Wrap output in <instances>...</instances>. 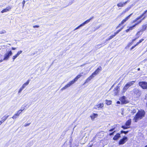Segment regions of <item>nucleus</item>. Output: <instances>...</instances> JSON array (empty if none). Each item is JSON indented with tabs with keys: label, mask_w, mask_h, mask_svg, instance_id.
<instances>
[{
	"label": "nucleus",
	"mask_w": 147,
	"mask_h": 147,
	"mask_svg": "<svg viewBox=\"0 0 147 147\" xmlns=\"http://www.w3.org/2000/svg\"><path fill=\"white\" fill-rule=\"evenodd\" d=\"M145 114V112L144 110L140 109L138 110L133 120L135 122H137L138 120L142 119L144 117Z\"/></svg>",
	"instance_id": "nucleus-1"
},
{
	"label": "nucleus",
	"mask_w": 147,
	"mask_h": 147,
	"mask_svg": "<svg viewBox=\"0 0 147 147\" xmlns=\"http://www.w3.org/2000/svg\"><path fill=\"white\" fill-rule=\"evenodd\" d=\"M12 55V53L11 51H9L6 52L4 55L3 60L5 61H7L9 59L10 56Z\"/></svg>",
	"instance_id": "nucleus-2"
},
{
	"label": "nucleus",
	"mask_w": 147,
	"mask_h": 147,
	"mask_svg": "<svg viewBox=\"0 0 147 147\" xmlns=\"http://www.w3.org/2000/svg\"><path fill=\"white\" fill-rule=\"evenodd\" d=\"M138 84L142 89L147 90V82L145 81L140 82Z\"/></svg>",
	"instance_id": "nucleus-3"
},
{
	"label": "nucleus",
	"mask_w": 147,
	"mask_h": 147,
	"mask_svg": "<svg viewBox=\"0 0 147 147\" xmlns=\"http://www.w3.org/2000/svg\"><path fill=\"white\" fill-rule=\"evenodd\" d=\"M93 18H94V17L93 16V17L90 18L89 19H88V20H86V21H85L83 23H82V24H81L80 26H79L77 27V28H75L74 29V31L76 30L79 28L80 27L83 26L85 24L89 23L90 22V20H91L93 19Z\"/></svg>",
	"instance_id": "nucleus-4"
},
{
	"label": "nucleus",
	"mask_w": 147,
	"mask_h": 147,
	"mask_svg": "<svg viewBox=\"0 0 147 147\" xmlns=\"http://www.w3.org/2000/svg\"><path fill=\"white\" fill-rule=\"evenodd\" d=\"M133 92L134 94H135L138 96H140L141 94V91L137 88L134 89Z\"/></svg>",
	"instance_id": "nucleus-5"
},
{
	"label": "nucleus",
	"mask_w": 147,
	"mask_h": 147,
	"mask_svg": "<svg viewBox=\"0 0 147 147\" xmlns=\"http://www.w3.org/2000/svg\"><path fill=\"white\" fill-rule=\"evenodd\" d=\"M74 83V82L72 80L70 81L68 84H67L65 86L63 87L61 89V90H63L66 89L67 88L71 86Z\"/></svg>",
	"instance_id": "nucleus-6"
},
{
	"label": "nucleus",
	"mask_w": 147,
	"mask_h": 147,
	"mask_svg": "<svg viewBox=\"0 0 147 147\" xmlns=\"http://www.w3.org/2000/svg\"><path fill=\"white\" fill-rule=\"evenodd\" d=\"M102 70V67L100 66L92 74L94 77L98 74Z\"/></svg>",
	"instance_id": "nucleus-7"
},
{
	"label": "nucleus",
	"mask_w": 147,
	"mask_h": 147,
	"mask_svg": "<svg viewBox=\"0 0 147 147\" xmlns=\"http://www.w3.org/2000/svg\"><path fill=\"white\" fill-rule=\"evenodd\" d=\"M119 100L121 102L122 104H126L128 102V101L126 100V98L124 96L121 97Z\"/></svg>",
	"instance_id": "nucleus-8"
},
{
	"label": "nucleus",
	"mask_w": 147,
	"mask_h": 147,
	"mask_svg": "<svg viewBox=\"0 0 147 147\" xmlns=\"http://www.w3.org/2000/svg\"><path fill=\"white\" fill-rule=\"evenodd\" d=\"M127 140V137L125 136L123 138L121 139L119 142V144H124Z\"/></svg>",
	"instance_id": "nucleus-9"
},
{
	"label": "nucleus",
	"mask_w": 147,
	"mask_h": 147,
	"mask_svg": "<svg viewBox=\"0 0 147 147\" xmlns=\"http://www.w3.org/2000/svg\"><path fill=\"white\" fill-rule=\"evenodd\" d=\"M23 110H23L21 109L19 110L18 111L17 113H16L12 117V118L13 119H16L17 117H18L19 116L20 114L21 113Z\"/></svg>",
	"instance_id": "nucleus-10"
},
{
	"label": "nucleus",
	"mask_w": 147,
	"mask_h": 147,
	"mask_svg": "<svg viewBox=\"0 0 147 147\" xmlns=\"http://www.w3.org/2000/svg\"><path fill=\"white\" fill-rule=\"evenodd\" d=\"M129 1L128 0H127L126 1H125V2L124 3H122V2H120V3H118L117 4V5L118 7H123L124 5H125L127 3V2H128Z\"/></svg>",
	"instance_id": "nucleus-11"
},
{
	"label": "nucleus",
	"mask_w": 147,
	"mask_h": 147,
	"mask_svg": "<svg viewBox=\"0 0 147 147\" xmlns=\"http://www.w3.org/2000/svg\"><path fill=\"white\" fill-rule=\"evenodd\" d=\"M133 14L132 13H131L128 16L126 17L125 19H123L121 22V24H123L127 20L131 17V16Z\"/></svg>",
	"instance_id": "nucleus-12"
},
{
	"label": "nucleus",
	"mask_w": 147,
	"mask_h": 147,
	"mask_svg": "<svg viewBox=\"0 0 147 147\" xmlns=\"http://www.w3.org/2000/svg\"><path fill=\"white\" fill-rule=\"evenodd\" d=\"M11 7L9 6L7 7L6 8L3 9L1 11V13H3L4 12H6L9 11L11 9Z\"/></svg>",
	"instance_id": "nucleus-13"
},
{
	"label": "nucleus",
	"mask_w": 147,
	"mask_h": 147,
	"mask_svg": "<svg viewBox=\"0 0 147 147\" xmlns=\"http://www.w3.org/2000/svg\"><path fill=\"white\" fill-rule=\"evenodd\" d=\"M94 77L92 74L86 80V82L83 84V85H84L86 83L89 82Z\"/></svg>",
	"instance_id": "nucleus-14"
},
{
	"label": "nucleus",
	"mask_w": 147,
	"mask_h": 147,
	"mask_svg": "<svg viewBox=\"0 0 147 147\" xmlns=\"http://www.w3.org/2000/svg\"><path fill=\"white\" fill-rule=\"evenodd\" d=\"M119 88L118 86L115 87L113 91L114 95H116L117 94L118 92V89H119Z\"/></svg>",
	"instance_id": "nucleus-15"
},
{
	"label": "nucleus",
	"mask_w": 147,
	"mask_h": 147,
	"mask_svg": "<svg viewBox=\"0 0 147 147\" xmlns=\"http://www.w3.org/2000/svg\"><path fill=\"white\" fill-rule=\"evenodd\" d=\"M120 134L119 133H117L113 137V139L114 140H117L120 137Z\"/></svg>",
	"instance_id": "nucleus-16"
},
{
	"label": "nucleus",
	"mask_w": 147,
	"mask_h": 147,
	"mask_svg": "<svg viewBox=\"0 0 147 147\" xmlns=\"http://www.w3.org/2000/svg\"><path fill=\"white\" fill-rule=\"evenodd\" d=\"M82 73L80 74V75H78L73 80V81L74 82V83L76 81H77V80L78 78H79L80 77L82 76Z\"/></svg>",
	"instance_id": "nucleus-17"
},
{
	"label": "nucleus",
	"mask_w": 147,
	"mask_h": 147,
	"mask_svg": "<svg viewBox=\"0 0 147 147\" xmlns=\"http://www.w3.org/2000/svg\"><path fill=\"white\" fill-rule=\"evenodd\" d=\"M135 82V81H131V82H128L126 84L129 87L133 85Z\"/></svg>",
	"instance_id": "nucleus-18"
},
{
	"label": "nucleus",
	"mask_w": 147,
	"mask_h": 147,
	"mask_svg": "<svg viewBox=\"0 0 147 147\" xmlns=\"http://www.w3.org/2000/svg\"><path fill=\"white\" fill-rule=\"evenodd\" d=\"M30 81V80H28L22 86V88L24 89L25 87L29 84Z\"/></svg>",
	"instance_id": "nucleus-19"
},
{
	"label": "nucleus",
	"mask_w": 147,
	"mask_h": 147,
	"mask_svg": "<svg viewBox=\"0 0 147 147\" xmlns=\"http://www.w3.org/2000/svg\"><path fill=\"white\" fill-rule=\"evenodd\" d=\"M9 116V115H5L1 118L2 120L1 121H2L3 123L6 120Z\"/></svg>",
	"instance_id": "nucleus-20"
},
{
	"label": "nucleus",
	"mask_w": 147,
	"mask_h": 147,
	"mask_svg": "<svg viewBox=\"0 0 147 147\" xmlns=\"http://www.w3.org/2000/svg\"><path fill=\"white\" fill-rule=\"evenodd\" d=\"M114 35H112L110 36L109 38L107 39L106 40V41H109L110 40L112 39L116 35V34H115V33H114Z\"/></svg>",
	"instance_id": "nucleus-21"
},
{
	"label": "nucleus",
	"mask_w": 147,
	"mask_h": 147,
	"mask_svg": "<svg viewBox=\"0 0 147 147\" xmlns=\"http://www.w3.org/2000/svg\"><path fill=\"white\" fill-rule=\"evenodd\" d=\"M147 27L146 25H144L142 26V28L140 30V31L143 32L145 30Z\"/></svg>",
	"instance_id": "nucleus-22"
},
{
	"label": "nucleus",
	"mask_w": 147,
	"mask_h": 147,
	"mask_svg": "<svg viewBox=\"0 0 147 147\" xmlns=\"http://www.w3.org/2000/svg\"><path fill=\"white\" fill-rule=\"evenodd\" d=\"M129 87L126 84L123 89V92L124 93Z\"/></svg>",
	"instance_id": "nucleus-23"
},
{
	"label": "nucleus",
	"mask_w": 147,
	"mask_h": 147,
	"mask_svg": "<svg viewBox=\"0 0 147 147\" xmlns=\"http://www.w3.org/2000/svg\"><path fill=\"white\" fill-rule=\"evenodd\" d=\"M131 123V119H129L128 120L126 123L125 125L129 127Z\"/></svg>",
	"instance_id": "nucleus-24"
},
{
	"label": "nucleus",
	"mask_w": 147,
	"mask_h": 147,
	"mask_svg": "<svg viewBox=\"0 0 147 147\" xmlns=\"http://www.w3.org/2000/svg\"><path fill=\"white\" fill-rule=\"evenodd\" d=\"M97 108H102L104 106V104L102 103H100L96 106Z\"/></svg>",
	"instance_id": "nucleus-25"
},
{
	"label": "nucleus",
	"mask_w": 147,
	"mask_h": 147,
	"mask_svg": "<svg viewBox=\"0 0 147 147\" xmlns=\"http://www.w3.org/2000/svg\"><path fill=\"white\" fill-rule=\"evenodd\" d=\"M146 17V16H144V17H143V18H142V19L140 20L139 21H138L137 22V23H136L135 24V26H136V25H138V24H139L140 23H141V22L142 21V20H144Z\"/></svg>",
	"instance_id": "nucleus-26"
},
{
	"label": "nucleus",
	"mask_w": 147,
	"mask_h": 147,
	"mask_svg": "<svg viewBox=\"0 0 147 147\" xmlns=\"http://www.w3.org/2000/svg\"><path fill=\"white\" fill-rule=\"evenodd\" d=\"M131 8V7H128L126 8L123 11V13H125L126 12L128 11V10H129Z\"/></svg>",
	"instance_id": "nucleus-27"
},
{
	"label": "nucleus",
	"mask_w": 147,
	"mask_h": 147,
	"mask_svg": "<svg viewBox=\"0 0 147 147\" xmlns=\"http://www.w3.org/2000/svg\"><path fill=\"white\" fill-rule=\"evenodd\" d=\"M147 10H146V11H145L141 15L140 17V18H142V17L143 16H145V15L146 14V13H147Z\"/></svg>",
	"instance_id": "nucleus-28"
},
{
	"label": "nucleus",
	"mask_w": 147,
	"mask_h": 147,
	"mask_svg": "<svg viewBox=\"0 0 147 147\" xmlns=\"http://www.w3.org/2000/svg\"><path fill=\"white\" fill-rule=\"evenodd\" d=\"M141 18H140V16L138 17L133 21V23H135L137 21H138L139 19H140Z\"/></svg>",
	"instance_id": "nucleus-29"
},
{
	"label": "nucleus",
	"mask_w": 147,
	"mask_h": 147,
	"mask_svg": "<svg viewBox=\"0 0 147 147\" xmlns=\"http://www.w3.org/2000/svg\"><path fill=\"white\" fill-rule=\"evenodd\" d=\"M106 104L107 105H109L111 104V101L110 100H106Z\"/></svg>",
	"instance_id": "nucleus-30"
},
{
	"label": "nucleus",
	"mask_w": 147,
	"mask_h": 147,
	"mask_svg": "<svg viewBox=\"0 0 147 147\" xmlns=\"http://www.w3.org/2000/svg\"><path fill=\"white\" fill-rule=\"evenodd\" d=\"M123 27L122 28H120V29L119 30H117V31L115 32V34H118L120 31H121V30L123 29Z\"/></svg>",
	"instance_id": "nucleus-31"
},
{
	"label": "nucleus",
	"mask_w": 147,
	"mask_h": 147,
	"mask_svg": "<svg viewBox=\"0 0 147 147\" xmlns=\"http://www.w3.org/2000/svg\"><path fill=\"white\" fill-rule=\"evenodd\" d=\"M121 127L123 129H126L127 128H129V127H128L126 125H122V126H121Z\"/></svg>",
	"instance_id": "nucleus-32"
},
{
	"label": "nucleus",
	"mask_w": 147,
	"mask_h": 147,
	"mask_svg": "<svg viewBox=\"0 0 147 147\" xmlns=\"http://www.w3.org/2000/svg\"><path fill=\"white\" fill-rule=\"evenodd\" d=\"M135 26H136L135 25H134L132 26L129 27V29L130 30H132L133 29V28L134 27H135Z\"/></svg>",
	"instance_id": "nucleus-33"
},
{
	"label": "nucleus",
	"mask_w": 147,
	"mask_h": 147,
	"mask_svg": "<svg viewBox=\"0 0 147 147\" xmlns=\"http://www.w3.org/2000/svg\"><path fill=\"white\" fill-rule=\"evenodd\" d=\"M18 56H17L16 55H15L13 56L12 57V59H13V61L14 60L18 57Z\"/></svg>",
	"instance_id": "nucleus-34"
},
{
	"label": "nucleus",
	"mask_w": 147,
	"mask_h": 147,
	"mask_svg": "<svg viewBox=\"0 0 147 147\" xmlns=\"http://www.w3.org/2000/svg\"><path fill=\"white\" fill-rule=\"evenodd\" d=\"M128 132H129L128 131H121V134L124 133L125 134H127Z\"/></svg>",
	"instance_id": "nucleus-35"
},
{
	"label": "nucleus",
	"mask_w": 147,
	"mask_h": 147,
	"mask_svg": "<svg viewBox=\"0 0 147 147\" xmlns=\"http://www.w3.org/2000/svg\"><path fill=\"white\" fill-rule=\"evenodd\" d=\"M6 33V31L4 30H3L2 31H0V34H5Z\"/></svg>",
	"instance_id": "nucleus-36"
},
{
	"label": "nucleus",
	"mask_w": 147,
	"mask_h": 147,
	"mask_svg": "<svg viewBox=\"0 0 147 147\" xmlns=\"http://www.w3.org/2000/svg\"><path fill=\"white\" fill-rule=\"evenodd\" d=\"M22 51H20L18 52L16 54L17 56H18L20 55V54H21L22 53Z\"/></svg>",
	"instance_id": "nucleus-37"
},
{
	"label": "nucleus",
	"mask_w": 147,
	"mask_h": 147,
	"mask_svg": "<svg viewBox=\"0 0 147 147\" xmlns=\"http://www.w3.org/2000/svg\"><path fill=\"white\" fill-rule=\"evenodd\" d=\"M25 3V0H23V1L22 2V8L23 9L24 8V7Z\"/></svg>",
	"instance_id": "nucleus-38"
},
{
	"label": "nucleus",
	"mask_w": 147,
	"mask_h": 147,
	"mask_svg": "<svg viewBox=\"0 0 147 147\" xmlns=\"http://www.w3.org/2000/svg\"><path fill=\"white\" fill-rule=\"evenodd\" d=\"M23 89H24V88H22V87L20 89V90L18 91V93H20L21 92Z\"/></svg>",
	"instance_id": "nucleus-39"
},
{
	"label": "nucleus",
	"mask_w": 147,
	"mask_h": 147,
	"mask_svg": "<svg viewBox=\"0 0 147 147\" xmlns=\"http://www.w3.org/2000/svg\"><path fill=\"white\" fill-rule=\"evenodd\" d=\"M33 27L34 28H38L39 27V26L37 25H35L34 26H33Z\"/></svg>",
	"instance_id": "nucleus-40"
},
{
	"label": "nucleus",
	"mask_w": 147,
	"mask_h": 147,
	"mask_svg": "<svg viewBox=\"0 0 147 147\" xmlns=\"http://www.w3.org/2000/svg\"><path fill=\"white\" fill-rule=\"evenodd\" d=\"M74 0H72L71 1V2H70L69 3V5H71V4L73 2H74Z\"/></svg>",
	"instance_id": "nucleus-41"
},
{
	"label": "nucleus",
	"mask_w": 147,
	"mask_h": 147,
	"mask_svg": "<svg viewBox=\"0 0 147 147\" xmlns=\"http://www.w3.org/2000/svg\"><path fill=\"white\" fill-rule=\"evenodd\" d=\"M115 129V127L112 128V129H110L109 131H112L114 130Z\"/></svg>",
	"instance_id": "nucleus-42"
},
{
	"label": "nucleus",
	"mask_w": 147,
	"mask_h": 147,
	"mask_svg": "<svg viewBox=\"0 0 147 147\" xmlns=\"http://www.w3.org/2000/svg\"><path fill=\"white\" fill-rule=\"evenodd\" d=\"M122 24H121V23L119 24V25L116 27V28H118L121 26V25H122Z\"/></svg>",
	"instance_id": "nucleus-43"
},
{
	"label": "nucleus",
	"mask_w": 147,
	"mask_h": 147,
	"mask_svg": "<svg viewBox=\"0 0 147 147\" xmlns=\"http://www.w3.org/2000/svg\"><path fill=\"white\" fill-rule=\"evenodd\" d=\"M102 45V44H101L98 45H97L96 46V48H98L99 47V46H100V45Z\"/></svg>",
	"instance_id": "nucleus-44"
},
{
	"label": "nucleus",
	"mask_w": 147,
	"mask_h": 147,
	"mask_svg": "<svg viewBox=\"0 0 147 147\" xmlns=\"http://www.w3.org/2000/svg\"><path fill=\"white\" fill-rule=\"evenodd\" d=\"M144 40L143 39H141L138 42H140V43H141L143 40Z\"/></svg>",
	"instance_id": "nucleus-45"
},
{
	"label": "nucleus",
	"mask_w": 147,
	"mask_h": 147,
	"mask_svg": "<svg viewBox=\"0 0 147 147\" xmlns=\"http://www.w3.org/2000/svg\"><path fill=\"white\" fill-rule=\"evenodd\" d=\"M136 47V46L135 45L134 46H133L131 48V50H132V49H134L135 47Z\"/></svg>",
	"instance_id": "nucleus-46"
},
{
	"label": "nucleus",
	"mask_w": 147,
	"mask_h": 147,
	"mask_svg": "<svg viewBox=\"0 0 147 147\" xmlns=\"http://www.w3.org/2000/svg\"><path fill=\"white\" fill-rule=\"evenodd\" d=\"M114 132H115V131H114V132H112V133H110V136H111V135H113V134H114Z\"/></svg>",
	"instance_id": "nucleus-47"
},
{
	"label": "nucleus",
	"mask_w": 147,
	"mask_h": 147,
	"mask_svg": "<svg viewBox=\"0 0 147 147\" xmlns=\"http://www.w3.org/2000/svg\"><path fill=\"white\" fill-rule=\"evenodd\" d=\"M146 61H147V57L145 58L143 61L145 62Z\"/></svg>",
	"instance_id": "nucleus-48"
},
{
	"label": "nucleus",
	"mask_w": 147,
	"mask_h": 147,
	"mask_svg": "<svg viewBox=\"0 0 147 147\" xmlns=\"http://www.w3.org/2000/svg\"><path fill=\"white\" fill-rule=\"evenodd\" d=\"M129 30L128 28L126 30V32H128Z\"/></svg>",
	"instance_id": "nucleus-49"
},
{
	"label": "nucleus",
	"mask_w": 147,
	"mask_h": 147,
	"mask_svg": "<svg viewBox=\"0 0 147 147\" xmlns=\"http://www.w3.org/2000/svg\"><path fill=\"white\" fill-rule=\"evenodd\" d=\"M140 43V42H138L137 43V44L136 45H135L136 46L138 45Z\"/></svg>",
	"instance_id": "nucleus-50"
},
{
	"label": "nucleus",
	"mask_w": 147,
	"mask_h": 147,
	"mask_svg": "<svg viewBox=\"0 0 147 147\" xmlns=\"http://www.w3.org/2000/svg\"><path fill=\"white\" fill-rule=\"evenodd\" d=\"M16 49V48H14V47H12V50H15V49Z\"/></svg>",
	"instance_id": "nucleus-51"
},
{
	"label": "nucleus",
	"mask_w": 147,
	"mask_h": 147,
	"mask_svg": "<svg viewBox=\"0 0 147 147\" xmlns=\"http://www.w3.org/2000/svg\"><path fill=\"white\" fill-rule=\"evenodd\" d=\"M3 61H4V60H3V59L0 60V63L1 62H3Z\"/></svg>",
	"instance_id": "nucleus-52"
},
{
	"label": "nucleus",
	"mask_w": 147,
	"mask_h": 147,
	"mask_svg": "<svg viewBox=\"0 0 147 147\" xmlns=\"http://www.w3.org/2000/svg\"><path fill=\"white\" fill-rule=\"evenodd\" d=\"M107 41H106V40H105L104 41V43H102V44H105V43H107Z\"/></svg>",
	"instance_id": "nucleus-53"
},
{
	"label": "nucleus",
	"mask_w": 147,
	"mask_h": 147,
	"mask_svg": "<svg viewBox=\"0 0 147 147\" xmlns=\"http://www.w3.org/2000/svg\"><path fill=\"white\" fill-rule=\"evenodd\" d=\"M117 103L118 104H120V102L119 101H117Z\"/></svg>",
	"instance_id": "nucleus-54"
},
{
	"label": "nucleus",
	"mask_w": 147,
	"mask_h": 147,
	"mask_svg": "<svg viewBox=\"0 0 147 147\" xmlns=\"http://www.w3.org/2000/svg\"><path fill=\"white\" fill-rule=\"evenodd\" d=\"M30 123L27 124L26 125H25V126H28L30 125Z\"/></svg>",
	"instance_id": "nucleus-55"
},
{
	"label": "nucleus",
	"mask_w": 147,
	"mask_h": 147,
	"mask_svg": "<svg viewBox=\"0 0 147 147\" xmlns=\"http://www.w3.org/2000/svg\"><path fill=\"white\" fill-rule=\"evenodd\" d=\"M3 123L2 121H0V125H1Z\"/></svg>",
	"instance_id": "nucleus-56"
},
{
	"label": "nucleus",
	"mask_w": 147,
	"mask_h": 147,
	"mask_svg": "<svg viewBox=\"0 0 147 147\" xmlns=\"http://www.w3.org/2000/svg\"><path fill=\"white\" fill-rule=\"evenodd\" d=\"M93 115H94V116H97V114H93Z\"/></svg>",
	"instance_id": "nucleus-57"
},
{
	"label": "nucleus",
	"mask_w": 147,
	"mask_h": 147,
	"mask_svg": "<svg viewBox=\"0 0 147 147\" xmlns=\"http://www.w3.org/2000/svg\"><path fill=\"white\" fill-rule=\"evenodd\" d=\"M136 38H135V39H133L132 40V41L134 42V41H135L136 40Z\"/></svg>",
	"instance_id": "nucleus-58"
},
{
	"label": "nucleus",
	"mask_w": 147,
	"mask_h": 147,
	"mask_svg": "<svg viewBox=\"0 0 147 147\" xmlns=\"http://www.w3.org/2000/svg\"><path fill=\"white\" fill-rule=\"evenodd\" d=\"M123 14H124V13H123V12H122L120 14V16H121L122 15H123Z\"/></svg>",
	"instance_id": "nucleus-59"
},
{
	"label": "nucleus",
	"mask_w": 147,
	"mask_h": 147,
	"mask_svg": "<svg viewBox=\"0 0 147 147\" xmlns=\"http://www.w3.org/2000/svg\"><path fill=\"white\" fill-rule=\"evenodd\" d=\"M140 68H138V71H140Z\"/></svg>",
	"instance_id": "nucleus-60"
},
{
	"label": "nucleus",
	"mask_w": 147,
	"mask_h": 147,
	"mask_svg": "<svg viewBox=\"0 0 147 147\" xmlns=\"http://www.w3.org/2000/svg\"><path fill=\"white\" fill-rule=\"evenodd\" d=\"M131 43H130L129 44V46H130V45H131Z\"/></svg>",
	"instance_id": "nucleus-61"
},
{
	"label": "nucleus",
	"mask_w": 147,
	"mask_h": 147,
	"mask_svg": "<svg viewBox=\"0 0 147 147\" xmlns=\"http://www.w3.org/2000/svg\"><path fill=\"white\" fill-rule=\"evenodd\" d=\"M85 65V64H83L81 66H83V65Z\"/></svg>",
	"instance_id": "nucleus-62"
},
{
	"label": "nucleus",
	"mask_w": 147,
	"mask_h": 147,
	"mask_svg": "<svg viewBox=\"0 0 147 147\" xmlns=\"http://www.w3.org/2000/svg\"><path fill=\"white\" fill-rule=\"evenodd\" d=\"M92 147V146H90L89 147Z\"/></svg>",
	"instance_id": "nucleus-63"
},
{
	"label": "nucleus",
	"mask_w": 147,
	"mask_h": 147,
	"mask_svg": "<svg viewBox=\"0 0 147 147\" xmlns=\"http://www.w3.org/2000/svg\"><path fill=\"white\" fill-rule=\"evenodd\" d=\"M145 147H147V145L145 146Z\"/></svg>",
	"instance_id": "nucleus-64"
}]
</instances>
